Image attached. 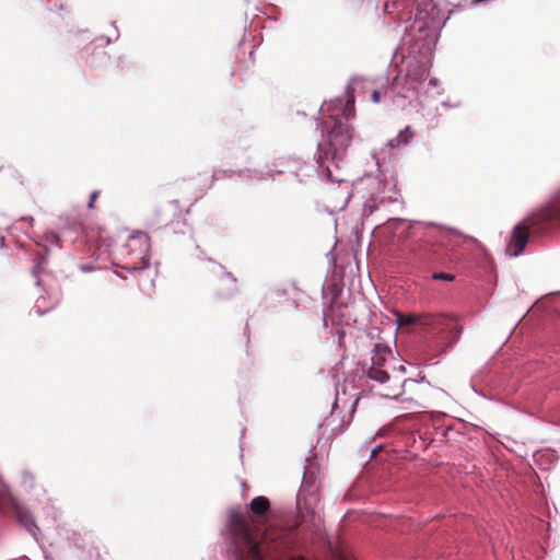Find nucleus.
Segmentation results:
<instances>
[{
	"instance_id": "obj_1",
	"label": "nucleus",
	"mask_w": 560,
	"mask_h": 560,
	"mask_svg": "<svg viewBox=\"0 0 560 560\" xmlns=\"http://www.w3.org/2000/svg\"><path fill=\"white\" fill-rule=\"evenodd\" d=\"M228 526L234 544L236 560H276L289 550L292 538L283 530L269 529L264 534L262 541L257 540V526L240 510H231Z\"/></svg>"
},
{
	"instance_id": "obj_2",
	"label": "nucleus",
	"mask_w": 560,
	"mask_h": 560,
	"mask_svg": "<svg viewBox=\"0 0 560 560\" xmlns=\"http://www.w3.org/2000/svg\"><path fill=\"white\" fill-rule=\"evenodd\" d=\"M362 371L370 381L382 386V395L388 398H398L406 394V387L417 385V381L406 378V368L394 365L392 350L384 345L376 343L371 352L370 362H364Z\"/></svg>"
},
{
	"instance_id": "obj_3",
	"label": "nucleus",
	"mask_w": 560,
	"mask_h": 560,
	"mask_svg": "<svg viewBox=\"0 0 560 560\" xmlns=\"http://www.w3.org/2000/svg\"><path fill=\"white\" fill-rule=\"evenodd\" d=\"M555 226H560V189L547 205L514 228L506 252L511 256H518L527 244L530 231L542 234Z\"/></svg>"
},
{
	"instance_id": "obj_4",
	"label": "nucleus",
	"mask_w": 560,
	"mask_h": 560,
	"mask_svg": "<svg viewBox=\"0 0 560 560\" xmlns=\"http://www.w3.org/2000/svg\"><path fill=\"white\" fill-rule=\"evenodd\" d=\"M328 131V144L332 160H341L352 140V128L336 117L325 121Z\"/></svg>"
},
{
	"instance_id": "obj_5",
	"label": "nucleus",
	"mask_w": 560,
	"mask_h": 560,
	"mask_svg": "<svg viewBox=\"0 0 560 560\" xmlns=\"http://www.w3.org/2000/svg\"><path fill=\"white\" fill-rule=\"evenodd\" d=\"M0 512L3 514L12 513L16 522L26 528L32 535H36L37 525L30 511L21 505L10 493L7 486L0 479Z\"/></svg>"
},
{
	"instance_id": "obj_6",
	"label": "nucleus",
	"mask_w": 560,
	"mask_h": 560,
	"mask_svg": "<svg viewBox=\"0 0 560 560\" xmlns=\"http://www.w3.org/2000/svg\"><path fill=\"white\" fill-rule=\"evenodd\" d=\"M434 320L429 324H423L430 331L441 335V339L446 340V346H453L459 338L463 327L458 324L457 319L453 316L425 314Z\"/></svg>"
},
{
	"instance_id": "obj_7",
	"label": "nucleus",
	"mask_w": 560,
	"mask_h": 560,
	"mask_svg": "<svg viewBox=\"0 0 560 560\" xmlns=\"http://www.w3.org/2000/svg\"><path fill=\"white\" fill-rule=\"evenodd\" d=\"M318 503L317 487L305 477L298 494V509L302 523L313 520Z\"/></svg>"
},
{
	"instance_id": "obj_8",
	"label": "nucleus",
	"mask_w": 560,
	"mask_h": 560,
	"mask_svg": "<svg viewBox=\"0 0 560 560\" xmlns=\"http://www.w3.org/2000/svg\"><path fill=\"white\" fill-rule=\"evenodd\" d=\"M446 235V232L429 230L418 245V253L427 260H436L440 256L441 247L445 245L443 240Z\"/></svg>"
},
{
	"instance_id": "obj_9",
	"label": "nucleus",
	"mask_w": 560,
	"mask_h": 560,
	"mask_svg": "<svg viewBox=\"0 0 560 560\" xmlns=\"http://www.w3.org/2000/svg\"><path fill=\"white\" fill-rule=\"evenodd\" d=\"M128 248L130 250L129 255H132L135 250L139 249V264L132 261L131 269L133 270H143L149 267L150 258H149V237L145 234H140L138 236H132L128 242Z\"/></svg>"
},
{
	"instance_id": "obj_10",
	"label": "nucleus",
	"mask_w": 560,
	"mask_h": 560,
	"mask_svg": "<svg viewBox=\"0 0 560 560\" xmlns=\"http://www.w3.org/2000/svg\"><path fill=\"white\" fill-rule=\"evenodd\" d=\"M427 77V70L418 61H410L408 63L406 78L409 89H416V84L425 80Z\"/></svg>"
},
{
	"instance_id": "obj_11",
	"label": "nucleus",
	"mask_w": 560,
	"mask_h": 560,
	"mask_svg": "<svg viewBox=\"0 0 560 560\" xmlns=\"http://www.w3.org/2000/svg\"><path fill=\"white\" fill-rule=\"evenodd\" d=\"M395 322L399 327L409 326V325H420L429 324L430 320H434L432 317L427 316L425 314H402L399 312L395 313Z\"/></svg>"
},
{
	"instance_id": "obj_12",
	"label": "nucleus",
	"mask_w": 560,
	"mask_h": 560,
	"mask_svg": "<svg viewBox=\"0 0 560 560\" xmlns=\"http://www.w3.org/2000/svg\"><path fill=\"white\" fill-rule=\"evenodd\" d=\"M238 291L236 278L230 272H223L219 278L218 294L232 296Z\"/></svg>"
},
{
	"instance_id": "obj_13",
	"label": "nucleus",
	"mask_w": 560,
	"mask_h": 560,
	"mask_svg": "<svg viewBox=\"0 0 560 560\" xmlns=\"http://www.w3.org/2000/svg\"><path fill=\"white\" fill-rule=\"evenodd\" d=\"M249 510L255 517H264L270 511V501L262 495L256 497L252 500Z\"/></svg>"
},
{
	"instance_id": "obj_14",
	"label": "nucleus",
	"mask_w": 560,
	"mask_h": 560,
	"mask_svg": "<svg viewBox=\"0 0 560 560\" xmlns=\"http://www.w3.org/2000/svg\"><path fill=\"white\" fill-rule=\"evenodd\" d=\"M415 133L411 127L407 126L404 130H401L394 139L388 142L390 148H398L400 145L408 144L410 140L413 138Z\"/></svg>"
},
{
	"instance_id": "obj_15",
	"label": "nucleus",
	"mask_w": 560,
	"mask_h": 560,
	"mask_svg": "<svg viewBox=\"0 0 560 560\" xmlns=\"http://www.w3.org/2000/svg\"><path fill=\"white\" fill-rule=\"evenodd\" d=\"M342 115L347 119H350L354 116V96L350 91L347 92V101L342 109Z\"/></svg>"
},
{
	"instance_id": "obj_16",
	"label": "nucleus",
	"mask_w": 560,
	"mask_h": 560,
	"mask_svg": "<svg viewBox=\"0 0 560 560\" xmlns=\"http://www.w3.org/2000/svg\"><path fill=\"white\" fill-rule=\"evenodd\" d=\"M45 262V257L43 256H37L36 257V264L34 265V267L32 268V273L33 276L37 279L36 280V284L38 285L40 283L39 281V273L43 269V265Z\"/></svg>"
},
{
	"instance_id": "obj_17",
	"label": "nucleus",
	"mask_w": 560,
	"mask_h": 560,
	"mask_svg": "<svg viewBox=\"0 0 560 560\" xmlns=\"http://www.w3.org/2000/svg\"><path fill=\"white\" fill-rule=\"evenodd\" d=\"M432 278L434 280L453 281L455 279V276L446 272H434L432 275Z\"/></svg>"
},
{
	"instance_id": "obj_18",
	"label": "nucleus",
	"mask_w": 560,
	"mask_h": 560,
	"mask_svg": "<svg viewBox=\"0 0 560 560\" xmlns=\"http://www.w3.org/2000/svg\"><path fill=\"white\" fill-rule=\"evenodd\" d=\"M98 196H100V191L98 190H94L91 194L90 200H89V203H88L89 209H94L95 208V202H96Z\"/></svg>"
},
{
	"instance_id": "obj_19",
	"label": "nucleus",
	"mask_w": 560,
	"mask_h": 560,
	"mask_svg": "<svg viewBox=\"0 0 560 560\" xmlns=\"http://www.w3.org/2000/svg\"><path fill=\"white\" fill-rule=\"evenodd\" d=\"M372 101L374 103H380V101H381V93L378 91H376V90L373 91V93H372Z\"/></svg>"
},
{
	"instance_id": "obj_20",
	"label": "nucleus",
	"mask_w": 560,
	"mask_h": 560,
	"mask_svg": "<svg viewBox=\"0 0 560 560\" xmlns=\"http://www.w3.org/2000/svg\"><path fill=\"white\" fill-rule=\"evenodd\" d=\"M378 452V448H375L372 451L371 458H374L376 456V453Z\"/></svg>"
},
{
	"instance_id": "obj_21",
	"label": "nucleus",
	"mask_w": 560,
	"mask_h": 560,
	"mask_svg": "<svg viewBox=\"0 0 560 560\" xmlns=\"http://www.w3.org/2000/svg\"><path fill=\"white\" fill-rule=\"evenodd\" d=\"M318 163L323 164V156H322V154H319V156H318Z\"/></svg>"
},
{
	"instance_id": "obj_22",
	"label": "nucleus",
	"mask_w": 560,
	"mask_h": 560,
	"mask_svg": "<svg viewBox=\"0 0 560 560\" xmlns=\"http://www.w3.org/2000/svg\"><path fill=\"white\" fill-rule=\"evenodd\" d=\"M406 400H415V401H418V399L413 398V397H407Z\"/></svg>"
}]
</instances>
